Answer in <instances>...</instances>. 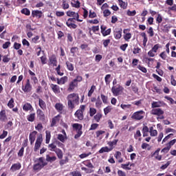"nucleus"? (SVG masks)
<instances>
[{"instance_id":"nucleus-1","label":"nucleus","mask_w":176,"mask_h":176,"mask_svg":"<svg viewBox=\"0 0 176 176\" xmlns=\"http://www.w3.org/2000/svg\"><path fill=\"white\" fill-rule=\"evenodd\" d=\"M68 107L71 109L75 108V105H79V94L73 93L70 94L67 97Z\"/></svg>"},{"instance_id":"nucleus-2","label":"nucleus","mask_w":176,"mask_h":176,"mask_svg":"<svg viewBox=\"0 0 176 176\" xmlns=\"http://www.w3.org/2000/svg\"><path fill=\"white\" fill-rule=\"evenodd\" d=\"M151 115H155L156 116H158L157 118V120H162L163 119H164V111H163V109H160V108H157V109H153L151 111Z\"/></svg>"},{"instance_id":"nucleus-3","label":"nucleus","mask_w":176,"mask_h":176,"mask_svg":"<svg viewBox=\"0 0 176 176\" xmlns=\"http://www.w3.org/2000/svg\"><path fill=\"white\" fill-rule=\"evenodd\" d=\"M145 118V111L140 110L135 111L131 115V119L133 120H142Z\"/></svg>"},{"instance_id":"nucleus-4","label":"nucleus","mask_w":176,"mask_h":176,"mask_svg":"<svg viewBox=\"0 0 176 176\" xmlns=\"http://www.w3.org/2000/svg\"><path fill=\"white\" fill-rule=\"evenodd\" d=\"M86 109L85 105H81L80 107V109L77 110L74 114V116L77 118L79 120H83V112H85V109Z\"/></svg>"},{"instance_id":"nucleus-5","label":"nucleus","mask_w":176,"mask_h":176,"mask_svg":"<svg viewBox=\"0 0 176 176\" xmlns=\"http://www.w3.org/2000/svg\"><path fill=\"white\" fill-rule=\"evenodd\" d=\"M111 91L113 96L116 97L120 94L121 91H123V87L120 86V85L113 86L111 88Z\"/></svg>"},{"instance_id":"nucleus-6","label":"nucleus","mask_w":176,"mask_h":176,"mask_svg":"<svg viewBox=\"0 0 176 176\" xmlns=\"http://www.w3.org/2000/svg\"><path fill=\"white\" fill-rule=\"evenodd\" d=\"M67 16L69 17H74L73 19L76 20L79 23H82V21H83V20L79 19V14H78V12L69 10L67 12Z\"/></svg>"},{"instance_id":"nucleus-7","label":"nucleus","mask_w":176,"mask_h":176,"mask_svg":"<svg viewBox=\"0 0 176 176\" xmlns=\"http://www.w3.org/2000/svg\"><path fill=\"white\" fill-rule=\"evenodd\" d=\"M43 141V138H42V135H39L35 142L34 152H36V151H39V148H41V145H42Z\"/></svg>"},{"instance_id":"nucleus-8","label":"nucleus","mask_w":176,"mask_h":176,"mask_svg":"<svg viewBox=\"0 0 176 176\" xmlns=\"http://www.w3.org/2000/svg\"><path fill=\"white\" fill-rule=\"evenodd\" d=\"M74 23V19L69 18L67 21L66 22V25L69 28H73V30H75L78 27V25Z\"/></svg>"},{"instance_id":"nucleus-9","label":"nucleus","mask_w":176,"mask_h":176,"mask_svg":"<svg viewBox=\"0 0 176 176\" xmlns=\"http://www.w3.org/2000/svg\"><path fill=\"white\" fill-rule=\"evenodd\" d=\"M60 119H61V116L58 115L55 116L54 118H52V121L51 123V127H54V126H56L58 123L60 122Z\"/></svg>"},{"instance_id":"nucleus-10","label":"nucleus","mask_w":176,"mask_h":176,"mask_svg":"<svg viewBox=\"0 0 176 176\" xmlns=\"http://www.w3.org/2000/svg\"><path fill=\"white\" fill-rule=\"evenodd\" d=\"M50 87L55 94H60L61 93V91L60 90V86L51 84Z\"/></svg>"},{"instance_id":"nucleus-11","label":"nucleus","mask_w":176,"mask_h":176,"mask_svg":"<svg viewBox=\"0 0 176 176\" xmlns=\"http://www.w3.org/2000/svg\"><path fill=\"white\" fill-rule=\"evenodd\" d=\"M36 134H38V132L36 131H34L33 132L30 133L29 135V140L30 141L31 145L35 142V138H36Z\"/></svg>"},{"instance_id":"nucleus-12","label":"nucleus","mask_w":176,"mask_h":176,"mask_svg":"<svg viewBox=\"0 0 176 176\" xmlns=\"http://www.w3.org/2000/svg\"><path fill=\"white\" fill-rule=\"evenodd\" d=\"M32 89V87L31 86V84H30V80H27L26 85L25 87H23L22 90H23L25 93H30Z\"/></svg>"},{"instance_id":"nucleus-13","label":"nucleus","mask_w":176,"mask_h":176,"mask_svg":"<svg viewBox=\"0 0 176 176\" xmlns=\"http://www.w3.org/2000/svg\"><path fill=\"white\" fill-rule=\"evenodd\" d=\"M20 168H21V164H20V162H17L12 165L10 170L12 171V173H14V171H17L20 170Z\"/></svg>"},{"instance_id":"nucleus-14","label":"nucleus","mask_w":176,"mask_h":176,"mask_svg":"<svg viewBox=\"0 0 176 176\" xmlns=\"http://www.w3.org/2000/svg\"><path fill=\"white\" fill-rule=\"evenodd\" d=\"M23 111L25 112H28V111H30V112H32L34 111V107H32V105L30 103H25L23 107Z\"/></svg>"},{"instance_id":"nucleus-15","label":"nucleus","mask_w":176,"mask_h":176,"mask_svg":"<svg viewBox=\"0 0 176 176\" xmlns=\"http://www.w3.org/2000/svg\"><path fill=\"white\" fill-rule=\"evenodd\" d=\"M50 64V65H54L55 67H57V58H56L55 55H52L49 58Z\"/></svg>"},{"instance_id":"nucleus-16","label":"nucleus","mask_w":176,"mask_h":176,"mask_svg":"<svg viewBox=\"0 0 176 176\" xmlns=\"http://www.w3.org/2000/svg\"><path fill=\"white\" fill-rule=\"evenodd\" d=\"M76 86H78V82H75L74 80H72L69 85L67 91H69V93H71V91H74Z\"/></svg>"},{"instance_id":"nucleus-17","label":"nucleus","mask_w":176,"mask_h":176,"mask_svg":"<svg viewBox=\"0 0 176 176\" xmlns=\"http://www.w3.org/2000/svg\"><path fill=\"white\" fill-rule=\"evenodd\" d=\"M163 102H160V101H158V102H153L151 103V108L153 109H157V108H160V107H163Z\"/></svg>"},{"instance_id":"nucleus-18","label":"nucleus","mask_w":176,"mask_h":176,"mask_svg":"<svg viewBox=\"0 0 176 176\" xmlns=\"http://www.w3.org/2000/svg\"><path fill=\"white\" fill-rule=\"evenodd\" d=\"M68 81V77L63 76L60 78H57V83L58 85H65L67 82Z\"/></svg>"},{"instance_id":"nucleus-19","label":"nucleus","mask_w":176,"mask_h":176,"mask_svg":"<svg viewBox=\"0 0 176 176\" xmlns=\"http://www.w3.org/2000/svg\"><path fill=\"white\" fill-rule=\"evenodd\" d=\"M129 31H130V30L129 29H124L123 32L125 34L124 36V38L125 39V41H130V39H131V33H128Z\"/></svg>"},{"instance_id":"nucleus-20","label":"nucleus","mask_w":176,"mask_h":176,"mask_svg":"<svg viewBox=\"0 0 176 176\" xmlns=\"http://www.w3.org/2000/svg\"><path fill=\"white\" fill-rule=\"evenodd\" d=\"M7 120H8V117L6 116V111L1 110L0 111V120L1 122H5Z\"/></svg>"},{"instance_id":"nucleus-21","label":"nucleus","mask_w":176,"mask_h":176,"mask_svg":"<svg viewBox=\"0 0 176 176\" xmlns=\"http://www.w3.org/2000/svg\"><path fill=\"white\" fill-rule=\"evenodd\" d=\"M37 164H38L43 168H44L45 166L47 165V162L45 160V158L43 157H40L37 160Z\"/></svg>"},{"instance_id":"nucleus-22","label":"nucleus","mask_w":176,"mask_h":176,"mask_svg":"<svg viewBox=\"0 0 176 176\" xmlns=\"http://www.w3.org/2000/svg\"><path fill=\"white\" fill-rule=\"evenodd\" d=\"M32 15L34 17H38V19H41V17H42V11H40V10H33L32 12Z\"/></svg>"},{"instance_id":"nucleus-23","label":"nucleus","mask_w":176,"mask_h":176,"mask_svg":"<svg viewBox=\"0 0 176 176\" xmlns=\"http://www.w3.org/2000/svg\"><path fill=\"white\" fill-rule=\"evenodd\" d=\"M37 116L39 118L40 120H45V113H43V111L41 109H37L36 111Z\"/></svg>"},{"instance_id":"nucleus-24","label":"nucleus","mask_w":176,"mask_h":176,"mask_svg":"<svg viewBox=\"0 0 176 176\" xmlns=\"http://www.w3.org/2000/svg\"><path fill=\"white\" fill-rule=\"evenodd\" d=\"M114 38H116V39H120V38H122V29L114 32Z\"/></svg>"},{"instance_id":"nucleus-25","label":"nucleus","mask_w":176,"mask_h":176,"mask_svg":"<svg viewBox=\"0 0 176 176\" xmlns=\"http://www.w3.org/2000/svg\"><path fill=\"white\" fill-rule=\"evenodd\" d=\"M111 151H112V148L104 146V147H102L99 150V153H104V152L108 153V152H111Z\"/></svg>"},{"instance_id":"nucleus-26","label":"nucleus","mask_w":176,"mask_h":176,"mask_svg":"<svg viewBox=\"0 0 176 176\" xmlns=\"http://www.w3.org/2000/svg\"><path fill=\"white\" fill-rule=\"evenodd\" d=\"M101 118H102V114L101 113H97L94 116V119L97 123H100V120H101Z\"/></svg>"},{"instance_id":"nucleus-27","label":"nucleus","mask_w":176,"mask_h":176,"mask_svg":"<svg viewBox=\"0 0 176 176\" xmlns=\"http://www.w3.org/2000/svg\"><path fill=\"white\" fill-rule=\"evenodd\" d=\"M55 109L58 111V112H61L63 109H64V105L62 103H56L55 104Z\"/></svg>"},{"instance_id":"nucleus-28","label":"nucleus","mask_w":176,"mask_h":176,"mask_svg":"<svg viewBox=\"0 0 176 176\" xmlns=\"http://www.w3.org/2000/svg\"><path fill=\"white\" fill-rule=\"evenodd\" d=\"M72 127L73 129H76L77 132L82 131V126L80 124H78V123L73 124Z\"/></svg>"},{"instance_id":"nucleus-29","label":"nucleus","mask_w":176,"mask_h":176,"mask_svg":"<svg viewBox=\"0 0 176 176\" xmlns=\"http://www.w3.org/2000/svg\"><path fill=\"white\" fill-rule=\"evenodd\" d=\"M57 160V157L56 156L50 157L49 155H46V161L50 162V163H53V162H56Z\"/></svg>"},{"instance_id":"nucleus-30","label":"nucleus","mask_w":176,"mask_h":176,"mask_svg":"<svg viewBox=\"0 0 176 176\" xmlns=\"http://www.w3.org/2000/svg\"><path fill=\"white\" fill-rule=\"evenodd\" d=\"M38 104H39V107L40 108H41V109H46V102H45V101H43V100L42 99H38Z\"/></svg>"},{"instance_id":"nucleus-31","label":"nucleus","mask_w":176,"mask_h":176,"mask_svg":"<svg viewBox=\"0 0 176 176\" xmlns=\"http://www.w3.org/2000/svg\"><path fill=\"white\" fill-rule=\"evenodd\" d=\"M45 133H46L45 144H49V142H50V138H52L50 131H46Z\"/></svg>"},{"instance_id":"nucleus-32","label":"nucleus","mask_w":176,"mask_h":176,"mask_svg":"<svg viewBox=\"0 0 176 176\" xmlns=\"http://www.w3.org/2000/svg\"><path fill=\"white\" fill-rule=\"evenodd\" d=\"M141 135H142L141 131H140V130L136 131V133L134 135L135 140H138V141H141V140H142Z\"/></svg>"},{"instance_id":"nucleus-33","label":"nucleus","mask_w":176,"mask_h":176,"mask_svg":"<svg viewBox=\"0 0 176 176\" xmlns=\"http://www.w3.org/2000/svg\"><path fill=\"white\" fill-rule=\"evenodd\" d=\"M55 153H56L58 159H61L63 157V151L60 148L55 149Z\"/></svg>"},{"instance_id":"nucleus-34","label":"nucleus","mask_w":176,"mask_h":176,"mask_svg":"<svg viewBox=\"0 0 176 176\" xmlns=\"http://www.w3.org/2000/svg\"><path fill=\"white\" fill-rule=\"evenodd\" d=\"M28 122H34L35 120V113H31L27 116Z\"/></svg>"},{"instance_id":"nucleus-35","label":"nucleus","mask_w":176,"mask_h":176,"mask_svg":"<svg viewBox=\"0 0 176 176\" xmlns=\"http://www.w3.org/2000/svg\"><path fill=\"white\" fill-rule=\"evenodd\" d=\"M73 8H80V2L79 1H72Z\"/></svg>"},{"instance_id":"nucleus-36","label":"nucleus","mask_w":176,"mask_h":176,"mask_svg":"<svg viewBox=\"0 0 176 176\" xmlns=\"http://www.w3.org/2000/svg\"><path fill=\"white\" fill-rule=\"evenodd\" d=\"M118 141H119L118 140H114L112 142H109L107 143V144L109 145V146H110V148H112V150L113 149V146L116 145V144H118Z\"/></svg>"},{"instance_id":"nucleus-37","label":"nucleus","mask_w":176,"mask_h":176,"mask_svg":"<svg viewBox=\"0 0 176 176\" xmlns=\"http://www.w3.org/2000/svg\"><path fill=\"white\" fill-rule=\"evenodd\" d=\"M42 166H40L38 163H36L34 166H33V170L34 171H41V170H42Z\"/></svg>"},{"instance_id":"nucleus-38","label":"nucleus","mask_w":176,"mask_h":176,"mask_svg":"<svg viewBox=\"0 0 176 176\" xmlns=\"http://www.w3.org/2000/svg\"><path fill=\"white\" fill-rule=\"evenodd\" d=\"M48 148L51 151L55 152L56 149H57V146L54 143H52L48 145Z\"/></svg>"},{"instance_id":"nucleus-39","label":"nucleus","mask_w":176,"mask_h":176,"mask_svg":"<svg viewBox=\"0 0 176 176\" xmlns=\"http://www.w3.org/2000/svg\"><path fill=\"white\" fill-rule=\"evenodd\" d=\"M95 113H97V109H96L95 108H93V107H90L89 108V116H91V118H93V116H94Z\"/></svg>"},{"instance_id":"nucleus-40","label":"nucleus","mask_w":176,"mask_h":176,"mask_svg":"<svg viewBox=\"0 0 176 176\" xmlns=\"http://www.w3.org/2000/svg\"><path fill=\"white\" fill-rule=\"evenodd\" d=\"M112 109V106H107V107H105L104 109V115H108V113H109V112H111Z\"/></svg>"},{"instance_id":"nucleus-41","label":"nucleus","mask_w":176,"mask_h":176,"mask_svg":"<svg viewBox=\"0 0 176 176\" xmlns=\"http://www.w3.org/2000/svg\"><path fill=\"white\" fill-rule=\"evenodd\" d=\"M101 105H102V102L101 101V99H100V96H98L96 100V108H101Z\"/></svg>"},{"instance_id":"nucleus-42","label":"nucleus","mask_w":176,"mask_h":176,"mask_svg":"<svg viewBox=\"0 0 176 176\" xmlns=\"http://www.w3.org/2000/svg\"><path fill=\"white\" fill-rule=\"evenodd\" d=\"M96 90V85H92L91 87L90 90L88 92V97H91L93 96V93H94V91Z\"/></svg>"},{"instance_id":"nucleus-43","label":"nucleus","mask_w":176,"mask_h":176,"mask_svg":"<svg viewBox=\"0 0 176 176\" xmlns=\"http://www.w3.org/2000/svg\"><path fill=\"white\" fill-rule=\"evenodd\" d=\"M120 107L122 108V109H124V111H129V109H130V108H131V104H122L120 105Z\"/></svg>"},{"instance_id":"nucleus-44","label":"nucleus","mask_w":176,"mask_h":176,"mask_svg":"<svg viewBox=\"0 0 176 176\" xmlns=\"http://www.w3.org/2000/svg\"><path fill=\"white\" fill-rule=\"evenodd\" d=\"M118 3L122 9H126V8H127V5L124 1H123V0H118Z\"/></svg>"},{"instance_id":"nucleus-45","label":"nucleus","mask_w":176,"mask_h":176,"mask_svg":"<svg viewBox=\"0 0 176 176\" xmlns=\"http://www.w3.org/2000/svg\"><path fill=\"white\" fill-rule=\"evenodd\" d=\"M66 65L69 71H74V65L69 61L66 62Z\"/></svg>"},{"instance_id":"nucleus-46","label":"nucleus","mask_w":176,"mask_h":176,"mask_svg":"<svg viewBox=\"0 0 176 176\" xmlns=\"http://www.w3.org/2000/svg\"><path fill=\"white\" fill-rule=\"evenodd\" d=\"M161 46L160 44H155L152 48L151 50H153V52H155V53H157V50H159V49H160Z\"/></svg>"},{"instance_id":"nucleus-47","label":"nucleus","mask_w":176,"mask_h":176,"mask_svg":"<svg viewBox=\"0 0 176 176\" xmlns=\"http://www.w3.org/2000/svg\"><path fill=\"white\" fill-rule=\"evenodd\" d=\"M176 142V139H173L170 140L167 144L166 146H168L170 149H171V146H173Z\"/></svg>"},{"instance_id":"nucleus-48","label":"nucleus","mask_w":176,"mask_h":176,"mask_svg":"<svg viewBox=\"0 0 176 176\" xmlns=\"http://www.w3.org/2000/svg\"><path fill=\"white\" fill-rule=\"evenodd\" d=\"M8 107L9 108H13L14 107V100L13 98H11L10 101L8 103Z\"/></svg>"},{"instance_id":"nucleus-49","label":"nucleus","mask_w":176,"mask_h":176,"mask_svg":"<svg viewBox=\"0 0 176 176\" xmlns=\"http://www.w3.org/2000/svg\"><path fill=\"white\" fill-rule=\"evenodd\" d=\"M100 97H101L102 101L104 104H107L108 102V97L107 96H105V95H104V94H101Z\"/></svg>"},{"instance_id":"nucleus-50","label":"nucleus","mask_w":176,"mask_h":176,"mask_svg":"<svg viewBox=\"0 0 176 176\" xmlns=\"http://www.w3.org/2000/svg\"><path fill=\"white\" fill-rule=\"evenodd\" d=\"M109 79H111V74H107L104 77L106 85H109V83H111V81H109Z\"/></svg>"},{"instance_id":"nucleus-51","label":"nucleus","mask_w":176,"mask_h":176,"mask_svg":"<svg viewBox=\"0 0 176 176\" xmlns=\"http://www.w3.org/2000/svg\"><path fill=\"white\" fill-rule=\"evenodd\" d=\"M21 13H23V14H25L26 16H30V10H28V8H23L21 10Z\"/></svg>"},{"instance_id":"nucleus-52","label":"nucleus","mask_w":176,"mask_h":176,"mask_svg":"<svg viewBox=\"0 0 176 176\" xmlns=\"http://www.w3.org/2000/svg\"><path fill=\"white\" fill-rule=\"evenodd\" d=\"M138 69H140V71H142V72H144V74H146V72H148V70H146V68H145L143 66H141V65H139L138 66Z\"/></svg>"},{"instance_id":"nucleus-53","label":"nucleus","mask_w":176,"mask_h":176,"mask_svg":"<svg viewBox=\"0 0 176 176\" xmlns=\"http://www.w3.org/2000/svg\"><path fill=\"white\" fill-rule=\"evenodd\" d=\"M102 60V55L97 54L95 57V61L96 63H100Z\"/></svg>"},{"instance_id":"nucleus-54","label":"nucleus","mask_w":176,"mask_h":176,"mask_svg":"<svg viewBox=\"0 0 176 176\" xmlns=\"http://www.w3.org/2000/svg\"><path fill=\"white\" fill-rule=\"evenodd\" d=\"M169 164H171V161H168V162H167V163H166L165 164L162 165L160 167L161 170H166V168H167V167H168Z\"/></svg>"},{"instance_id":"nucleus-55","label":"nucleus","mask_w":176,"mask_h":176,"mask_svg":"<svg viewBox=\"0 0 176 176\" xmlns=\"http://www.w3.org/2000/svg\"><path fill=\"white\" fill-rule=\"evenodd\" d=\"M82 79H83V78H82V76H77L76 77V78H75L74 80H74V82L75 83H78V82H82Z\"/></svg>"},{"instance_id":"nucleus-56","label":"nucleus","mask_w":176,"mask_h":176,"mask_svg":"<svg viewBox=\"0 0 176 176\" xmlns=\"http://www.w3.org/2000/svg\"><path fill=\"white\" fill-rule=\"evenodd\" d=\"M160 57H161L162 60H167V54H166V52H163L160 54Z\"/></svg>"},{"instance_id":"nucleus-57","label":"nucleus","mask_w":176,"mask_h":176,"mask_svg":"<svg viewBox=\"0 0 176 176\" xmlns=\"http://www.w3.org/2000/svg\"><path fill=\"white\" fill-rule=\"evenodd\" d=\"M111 15V11H109V10H104L103 11V16L104 17H108V16Z\"/></svg>"},{"instance_id":"nucleus-58","label":"nucleus","mask_w":176,"mask_h":176,"mask_svg":"<svg viewBox=\"0 0 176 176\" xmlns=\"http://www.w3.org/2000/svg\"><path fill=\"white\" fill-rule=\"evenodd\" d=\"M63 9H68L69 8V4L65 0H63Z\"/></svg>"},{"instance_id":"nucleus-59","label":"nucleus","mask_w":176,"mask_h":176,"mask_svg":"<svg viewBox=\"0 0 176 176\" xmlns=\"http://www.w3.org/2000/svg\"><path fill=\"white\" fill-rule=\"evenodd\" d=\"M103 36H107L111 34V28L106 30L102 33Z\"/></svg>"},{"instance_id":"nucleus-60","label":"nucleus","mask_w":176,"mask_h":176,"mask_svg":"<svg viewBox=\"0 0 176 176\" xmlns=\"http://www.w3.org/2000/svg\"><path fill=\"white\" fill-rule=\"evenodd\" d=\"M148 56L149 57H155L156 56V52H153L152 50H151L148 52Z\"/></svg>"},{"instance_id":"nucleus-61","label":"nucleus","mask_w":176,"mask_h":176,"mask_svg":"<svg viewBox=\"0 0 176 176\" xmlns=\"http://www.w3.org/2000/svg\"><path fill=\"white\" fill-rule=\"evenodd\" d=\"M151 137H157V130L154 129V131H152L150 132Z\"/></svg>"},{"instance_id":"nucleus-62","label":"nucleus","mask_w":176,"mask_h":176,"mask_svg":"<svg viewBox=\"0 0 176 176\" xmlns=\"http://www.w3.org/2000/svg\"><path fill=\"white\" fill-rule=\"evenodd\" d=\"M71 175L72 176H82V173L79 171H73L71 173Z\"/></svg>"},{"instance_id":"nucleus-63","label":"nucleus","mask_w":176,"mask_h":176,"mask_svg":"<svg viewBox=\"0 0 176 176\" xmlns=\"http://www.w3.org/2000/svg\"><path fill=\"white\" fill-rule=\"evenodd\" d=\"M136 14H137V12L135 10H133V11L128 10L127 11V15L128 16H134Z\"/></svg>"},{"instance_id":"nucleus-64","label":"nucleus","mask_w":176,"mask_h":176,"mask_svg":"<svg viewBox=\"0 0 176 176\" xmlns=\"http://www.w3.org/2000/svg\"><path fill=\"white\" fill-rule=\"evenodd\" d=\"M117 174L118 176H126V173L121 170H118Z\"/></svg>"}]
</instances>
